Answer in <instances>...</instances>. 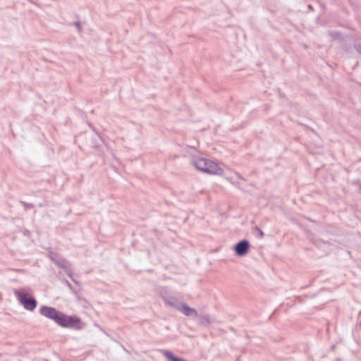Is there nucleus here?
Wrapping results in <instances>:
<instances>
[{
  "label": "nucleus",
  "instance_id": "obj_1",
  "mask_svg": "<svg viewBox=\"0 0 361 361\" xmlns=\"http://www.w3.org/2000/svg\"><path fill=\"white\" fill-rule=\"evenodd\" d=\"M192 164L200 171L208 174H220L222 169L214 162L201 157H193Z\"/></svg>",
  "mask_w": 361,
  "mask_h": 361
},
{
  "label": "nucleus",
  "instance_id": "obj_2",
  "mask_svg": "<svg viewBox=\"0 0 361 361\" xmlns=\"http://www.w3.org/2000/svg\"><path fill=\"white\" fill-rule=\"evenodd\" d=\"M56 324L63 328H71L80 330L84 327V323L76 316H70L61 312Z\"/></svg>",
  "mask_w": 361,
  "mask_h": 361
},
{
  "label": "nucleus",
  "instance_id": "obj_3",
  "mask_svg": "<svg viewBox=\"0 0 361 361\" xmlns=\"http://www.w3.org/2000/svg\"><path fill=\"white\" fill-rule=\"evenodd\" d=\"M164 301L167 305L175 308L186 317H191L192 319H196L198 317L197 311L195 308L190 307L185 302L176 303L174 301L166 299H165Z\"/></svg>",
  "mask_w": 361,
  "mask_h": 361
},
{
  "label": "nucleus",
  "instance_id": "obj_4",
  "mask_svg": "<svg viewBox=\"0 0 361 361\" xmlns=\"http://www.w3.org/2000/svg\"><path fill=\"white\" fill-rule=\"evenodd\" d=\"M14 293L19 302L23 305L25 309L30 311L35 309L37 300L34 297L30 296L27 293L20 292L18 290H16Z\"/></svg>",
  "mask_w": 361,
  "mask_h": 361
},
{
  "label": "nucleus",
  "instance_id": "obj_5",
  "mask_svg": "<svg viewBox=\"0 0 361 361\" xmlns=\"http://www.w3.org/2000/svg\"><path fill=\"white\" fill-rule=\"evenodd\" d=\"M250 248V242L247 240H241L238 242L233 247V250L237 256H245Z\"/></svg>",
  "mask_w": 361,
  "mask_h": 361
},
{
  "label": "nucleus",
  "instance_id": "obj_6",
  "mask_svg": "<svg viewBox=\"0 0 361 361\" xmlns=\"http://www.w3.org/2000/svg\"><path fill=\"white\" fill-rule=\"evenodd\" d=\"M61 312L58 311L54 307L42 306L39 309V313L47 318L54 320L56 323Z\"/></svg>",
  "mask_w": 361,
  "mask_h": 361
},
{
  "label": "nucleus",
  "instance_id": "obj_7",
  "mask_svg": "<svg viewBox=\"0 0 361 361\" xmlns=\"http://www.w3.org/2000/svg\"><path fill=\"white\" fill-rule=\"evenodd\" d=\"M49 257L50 259L60 268L66 269L68 267H71V264L58 253L51 252L49 253Z\"/></svg>",
  "mask_w": 361,
  "mask_h": 361
},
{
  "label": "nucleus",
  "instance_id": "obj_8",
  "mask_svg": "<svg viewBox=\"0 0 361 361\" xmlns=\"http://www.w3.org/2000/svg\"><path fill=\"white\" fill-rule=\"evenodd\" d=\"M198 324L202 326H208L212 323V319L209 314H198Z\"/></svg>",
  "mask_w": 361,
  "mask_h": 361
},
{
  "label": "nucleus",
  "instance_id": "obj_9",
  "mask_svg": "<svg viewBox=\"0 0 361 361\" xmlns=\"http://www.w3.org/2000/svg\"><path fill=\"white\" fill-rule=\"evenodd\" d=\"M161 352L170 361H187L183 358L176 356L169 350H161Z\"/></svg>",
  "mask_w": 361,
  "mask_h": 361
},
{
  "label": "nucleus",
  "instance_id": "obj_10",
  "mask_svg": "<svg viewBox=\"0 0 361 361\" xmlns=\"http://www.w3.org/2000/svg\"><path fill=\"white\" fill-rule=\"evenodd\" d=\"M20 203L24 207L25 210H28L34 207V205L32 204L27 203L24 201H20Z\"/></svg>",
  "mask_w": 361,
  "mask_h": 361
},
{
  "label": "nucleus",
  "instance_id": "obj_11",
  "mask_svg": "<svg viewBox=\"0 0 361 361\" xmlns=\"http://www.w3.org/2000/svg\"><path fill=\"white\" fill-rule=\"evenodd\" d=\"M255 229L257 231L258 233V235H257V238H262L264 236V232L260 229L257 226H255Z\"/></svg>",
  "mask_w": 361,
  "mask_h": 361
},
{
  "label": "nucleus",
  "instance_id": "obj_12",
  "mask_svg": "<svg viewBox=\"0 0 361 361\" xmlns=\"http://www.w3.org/2000/svg\"><path fill=\"white\" fill-rule=\"evenodd\" d=\"M70 267H68L66 269H65L66 272V274L67 276L71 278V279H73V274L72 272V271L69 269Z\"/></svg>",
  "mask_w": 361,
  "mask_h": 361
},
{
  "label": "nucleus",
  "instance_id": "obj_13",
  "mask_svg": "<svg viewBox=\"0 0 361 361\" xmlns=\"http://www.w3.org/2000/svg\"><path fill=\"white\" fill-rule=\"evenodd\" d=\"M355 49L361 54V44H357L354 45Z\"/></svg>",
  "mask_w": 361,
  "mask_h": 361
},
{
  "label": "nucleus",
  "instance_id": "obj_14",
  "mask_svg": "<svg viewBox=\"0 0 361 361\" xmlns=\"http://www.w3.org/2000/svg\"><path fill=\"white\" fill-rule=\"evenodd\" d=\"M74 25H75V27H77L78 30L79 32H80V31H81V25H80V22H78H78H75V23H74Z\"/></svg>",
  "mask_w": 361,
  "mask_h": 361
},
{
  "label": "nucleus",
  "instance_id": "obj_15",
  "mask_svg": "<svg viewBox=\"0 0 361 361\" xmlns=\"http://www.w3.org/2000/svg\"><path fill=\"white\" fill-rule=\"evenodd\" d=\"M65 283L66 284V286L71 290L73 291V287H72V285L70 283V282L67 280H65Z\"/></svg>",
  "mask_w": 361,
  "mask_h": 361
},
{
  "label": "nucleus",
  "instance_id": "obj_16",
  "mask_svg": "<svg viewBox=\"0 0 361 361\" xmlns=\"http://www.w3.org/2000/svg\"><path fill=\"white\" fill-rule=\"evenodd\" d=\"M331 35L334 37H338L340 35V33L338 32H331Z\"/></svg>",
  "mask_w": 361,
  "mask_h": 361
},
{
  "label": "nucleus",
  "instance_id": "obj_17",
  "mask_svg": "<svg viewBox=\"0 0 361 361\" xmlns=\"http://www.w3.org/2000/svg\"><path fill=\"white\" fill-rule=\"evenodd\" d=\"M75 284L78 285L79 284V282L78 281H76L74 278L73 279H71Z\"/></svg>",
  "mask_w": 361,
  "mask_h": 361
},
{
  "label": "nucleus",
  "instance_id": "obj_18",
  "mask_svg": "<svg viewBox=\"0 0 361 361\" xmlns=\"http://www.w3.org/2000/svg\"><path fill=\"white\" fill-rule=\"evenodd\" d=\"M43 206H44V204H43L42 203H39V207H43Z\"/></svg>",
  "mask_w": 361,
  "mask_h": 361
}]
</instances>
